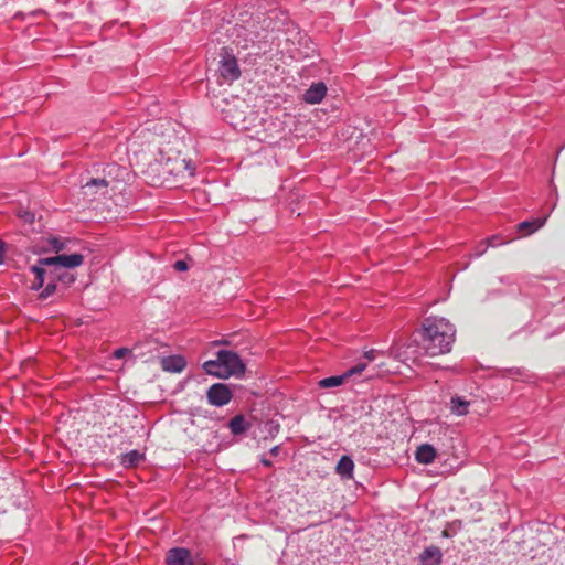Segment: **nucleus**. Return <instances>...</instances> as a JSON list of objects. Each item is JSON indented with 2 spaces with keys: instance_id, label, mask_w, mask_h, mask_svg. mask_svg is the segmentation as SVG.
I'll list each match as a JSON object with an SVG mask.
<instances>
[{
  "instance_id": "f257e3e1",
  "label": "nucleus",
  "mask_w": 565,
  "mask_h": 565,
  "mask_svg": "<svg viewBox=\"0 0 565 565\" xmlns=\"http://www.w3.org/2000/svg\"><path fill=\"white\" fill-rule=\"evenodd\" d=\"M456 329L445 318L428 317L422 324L423 349L425 354L436 356L451 350Z\"/></svg>"
},
{
  "instance_id": "f03ea898",
  "label": "nucleus",
  "mask_w": 565,
  "mask_h": 565,
  "mask_svg": "<svg viewBox=\"0 0 565 565\" xmlns=\"http://www.w3.org/2000/svg\"><path fill=\"white\" fill-rule=\"evenodd\" d=\"M202 367L205 373L218 379L242 377L245 373L244 362L236 352L231 350L217 351L216 359L205 361Z\"/></svg>"
},
{
  "instance_id": "7ed1b4c3",
  "label": "nucleus",
  "mask_w": 565,
  "mask_h": 565,
  "mask_svg": "<svg viewBox=\"0 0 565 565\" xmlns=\"http://www.w3.org/2000/svg\"><path fill=\"white\" fill-rule=\"evenodd\" d=\"M84 256L78 253L71 255H56L54 257L40 258L35 265L31 267L34 274V281L31 289L39 290L43 287L45 281V267H60L62 269H73L83 264Z\"/></svg>"
},
{
  "instance_id": "20e7f679",
  "label": "nucleus",
  "mask_w": 565,
  "mask_h": 565,
  "mask_svg": "<svg viewBox=\"0 0 565 565\" xmlns=\"http://www.w3.org/2000/svg\"><path fill=\"white\" fill-rule=\"evenodd\" d=\"M218 72L223 82L227 84H232L241 77L237 60L228 49H222Z\"/></svg>"
},
{
  "instance_id": "39448f33",
  "label": "nucleus",
  "mask_w": 565,
  "mask_h": 565,
  "mask_svg": "<svg viewBox=\"0 0 565 565\" xmlns=\"http://www.w3.org/2000/svg\"><path fill=\"white\" fill-rule=\"evenodd\" d=\"M207 401L213 406H224L233 397L231 390L223 383L213 384L206 393Z\"/></svg>"
},
{
  "instance_id": "423d86ee",
  "label": "nucleus",
  "mask_w": 565,
  "mask_h": 565,
  "mask_svg": "<svg viewBox=\"0 0 565 565\" xmlns=\"http://www.w3.org/2000/svg\"><path fill=\"white\" fill-rule=\"evenodd\" d=\"M366 369V363H356L354 366L345 371L341 375H334L330 377H326L319 381V386L321 388H331L342 385L345 380L353 375L361 374Z\"/></svg>"
},
{
  "instance_id": "0eeeda50",
  "label": "nucleus",
  "mask_w": 565,
  "mask_h": 565,
  "mask_svg": "<svg viewBox=\"0 0 565 565\" xmlns=\"http://www.w3.org/2000/svg\"><path fill=\"white\" fill-rule=\"evenodd\" d=\"M83 194L89 200H95L96 195H105L108 189V182L105 179H90L83 185Z\"/></svg>"
},
{
  "instance_id": "6e6552de",
  "label": "nucleus",
  "mask_w": 565,
  "mask_h": 565,
  "mask_svg": "<svg viewBox=\"0 0 565 565\" xmlns=\"http://www.w3.org/2000/svg\"><path fill=\"white\" fill-rule=\"evenodd\" d=\"M167 565H191V554L190 551L183 547H174L171 548L167 553L166 557Z\"/></svg>"
},
{
  "instance_id": "1a4fd4ad",
  "label": "nucleus",
  "mask_w": 565,
  "mask_h": 565,
  "mask_svg": "<svg viewBox=\"0 0 565 565\" xmlns=\"http://www.w3.org/2000/svg\"><path fill=\"white\" fill-rule=\"evenodd\" d=\"M160 365L166 372L181 373L186 366V361L182 355H169L160 360Z\"/></svg>"
},
{
  "instance_id": "9d476101",
  "label": "nucleus",
  "mask_w": 565,
  "mask_h": 565,
  "mask_svg": "<svg viewBox=\"0 0 565 565\" xmlns=\"http://www.w3.org/2000/svg\"><path fill=\"white\" fill-rule=\"evenodd\" d=\"M327 94V87L323 83L312 84L303 94V100L308 104H319Z\"/></svg>"
},
{
  "instance_id": "9b49d317",
  "label": "nucleus",
  "mask_w": 565,
  "mask_h": 565,
  "mask_svg": "<svg viewBox=\"0 0 565 565\" xmlns=\"http://www.w3.org/2000/svg\"><path fill=\"white\" fill-rule=\"evenodd\" d=\"M52 277L56 282L61 281L64 285H71L75 281V276L68 269L57 267H45V277Z\"/></svg>"
},
{
  "instance_id": "f8f14e48",
  "label": "nucleus",
  "mask_w": 565,
  "mask_h": 565,
  "mask_svg": "<svg viewBox=\"0 0 565 565\" xmlns=\"http://www.w3.org/2000/svg\"><path fill=\"white\" fill-rule=\"evenodd\" d=\"M441 551L437 546L426 547L419 555L422 565H439L441 563Z\"/></svg>"
},
{
  "instance_id": "ddd939ff",
  "label": "nucleus",
  "mask_w": 565,
  "mask_h": 565,
  "mask_svg": "<svg viewBox=\"0 0 565 565\" xmlns=\"http://www.w3.org/2000/svg\"><path fill=\"white\" fill-rule=\"evenodd\" d=\"M354 461L350 456H342L335 466V472L345 480L353 478Z\"/></svg>"
},
{
  "instance_id": "4468645a",
  "label": "nucleus",
  "mask_w": 565,
  "mask_h": 565,
  "mask_svg": "<svg viewBox=\"0 0 565 565\" xmlns=\"http://www.w3.org/2000/svg\"><path fill=\"white\" fill-rule=\"evenodd\" d=\"M470 401L462 396L455 395L450 398L449 409L452 415L465 416L469 413Z\"/></svg>"
},
{
  "instance_id": "2eb2a0df",
  "label": "nucleus",
  "mask_w": 565,
  "mask_h": 565,
  "mask_svg": "<svg viewBox=\"0 0 565 565\" xmlns=\"http://www.w3.org/2000/svg\"><path fill=\"white\" fill-rule=\"evenodd\" d=\"M436 458V450L435 448L429 444H423L420 445L416 452H415V459L423 465H429Z\"/></svg>"
},
{
  "instance_id": "dca6fc26",
  "label": "nucleus",
  "mask_w": 565,
  "mask_h": 565,
  "mask_svg": "<svg viewBox=\"0 0 565 565\" xmlns=\"http://www.w3.org/2000/svg\"><path fill=\"white\" fill-rule=\"evenodd\" d=\"M508 243L501 235H492L486 241L481 242L475 250L477 257L483 255L489 247H497Z\"/></svg>"
},
{
  "instance_id": "f3484780",
  "label": "nucleus",
  "mask_w": 565,
  "mask_h": 565,
  "mask_svg": "<svg viewBox=\"0 0 565 565\" xmlns=\"http://www.w3.org/2000/svg\"><path fill=\"white\" fill-rule=\"evenodd\" d=\"M547 217H548V215H546V216H544L542 218H534V220H531V221H523V222H521L518 225V228H519L520 232H522L525 235L532 234V233H534L535 231H537L539 228H541L545 224Z\"/></svg>"
},
{
  "instance_id": "a211bd4d",
  "label": "nucleus",
  "mask_w": 565,
  "mask_h": 565,
  "mask_svg": "<svg viewBox=\"0 0 565 565\" xmlns=\"http://www.w3.org/2000/svg\"><path fill=\"white\" fill-rule=\"evenodd\" d=\"M228 428L233 435H239L248 429V424L243 415H236L230 420Z\"/></svg>"
},
{
  "instance_id": "6ab92c4d",
  "label": "nucleus",
  "mask_w": 565,
  "mask_h": 565,
  "mask_svg": "<svg viewBox=\"0 0 565 565\" xmlns=\"http://www.w3.org/2000/svg\"><path fill=\"white\" fill-rule=\"evenodd\" d=\"M143 460V455L138 450H131L125 454L121 458V463L125 467H135Z\"/></svg>"
},
{
  "instance_id": "aec40b11",
  "label": "nucleus",
  "mask_w": 565,
  "mask_h": 565,
  "mask_svg": "<svg viewBox=\"0 0 565 565\" xmlns=\"http://www.w3.org/2000/svg\"><path fill=\"white\" fill-rule=\"evenodd\" d=\"M43 286H44V288L40 294V297L43 299H46L47 297L53 295L54 291L56 290V281L50 276L45 277V281H44Z\"/></svg>"
},
{
  "instance_id": "412c9836",
  "label": "nucleus",
  "mask_w": 565,
  "mask_h": 565,
  "mask_svg": "<svg viewBox=\"0 0 565 565\" xmlns=\"http://www.w3.org/2000/svg\"><path fill=\"white\" fill-rule=\"evenodd\" d=\"M50 246L53 250L58 252L64 248V243H62L58 238L53 237L50 239Z\"/></svg>"
},
{
  "instance_id": "4be33fe9",
  "label": "nucleus",
  "mask_w": 565,
  "mask_h": 565,
  "mask_svg": "<svg viewBox=\"0 0 565 565\" xmlns=\"http://www.w3.org/2000/svg\"><path fill=\"white\" fill-rule=\"evenodd\" d=\"M19 216H20L24 222H28V223H33V222H34V218H35V215H34L32 212H29V211L20 212V213H19Z\"/></svg>"
},
{
  "instance_id": "5701e85b",
  "label": "nucleus",
  "mask_w": 565,
  "mask_h": 565,
  "mask_svg": "<svg viewBox=\"0 0 565 565\" xmlns=\"http://www.w3.org/2000/svg\"><path fill=\"white\" fill-rule=\"evenodd\" d=\"M375 354H376V351L375 350H370V351H366L364 353V359L365 361H360L359 363H366V365L372 362L373 360H375Z\"/></svg>"
},
{
  "instance_id": "b1692460",
  "label": "nucleus",
  "mask_w": 565,
  "mask_h": 565,
  "mask_svg": "<svg viewBox=\"0 0 565 565\" xmlns=\"http://www.w3.org/2000/svg\"><path fill=\"white\" fill-rule=\"evenodd\" d=\"M181 164L185 171H188L189 175L194 174L195 168L192 166L191 161H186L185 159H182Z\"/></svg>"
},
{
  "instance_id": "393cba45",
  "label": "nucleus",
  "mask_w": 565,
  "mask_h": 565,
  "mask_svg": "<svg viewBox=\"0 0 565 565\" xmlns=\"http://www.w3.org/2000/svg\"><path fill=\"white\" fill-rule=\"evenodd\" d=\"M128 352H129V350H128V349H126V348H119V349H117V350H115V351H114L113 356H114L115 359H118V360H119V359H122V358H124Z\"/></svg>"
},
{
  "instance_id": "a878e982",
  "label": "nucleus",
  "mask_w": 565,
  "mask_h": 565,
  "mask_svg": "<svg viewBox=\"0 0 565 565\" xmlns=\"http://www.w3.org/2000/svg\"><path fill=\"white\" fill-rule=\"evenodd\" d=\"M174 268L178 270V271H184L188 269V265L184 260H177L174 263Z\"/></svg>"
},
{
  "instance_id": "bb28decb",
  "label": "nucleus",
  "mask_w": 565,
  "mask_h": 565,
  "mask_svg": "<svg viewBox=\"0 0 565 565\" xmlns=\"http://www.w3.org/2000/svg\"><path fill=\"white\" fill-rule=\"evenodd\" d=\"M6 253V243L0 239V265L3 263Z\"/></svg>"
},
{
  "instance_id": "cd10ccee",
  "label": "nucleus",
  "mask_w": 565,
  "mask_h": 565,
  "mask_svg": "<svg viewBox=\"0 0 565 565\" xmlns=\"http://www.w3.org/2000/svg\"><path fill=\"white\" fill-rule=\"evenodd\" d=\"M279 451H280L279 446H275V447H273V448L270 449V451H269V452H270L273 456H277V455L279 454Z\"/></svg>"
},
{
  "instance_id": "c85d7f7f",
  "label": "nucleus",
  "mask_w": 565,
  "mask_h": 565,
  "mask_svg": "<svg viewBox=\"0 0 565 565\" xmlns=\"http://www.w3.org/2000/svg\"><path fill=\"white\" fill-rule=\"evenodd\" d=\"M260 462L266 467H271V465H273V462L266 458H262Z\"/></svg>"
}]
</instances>
